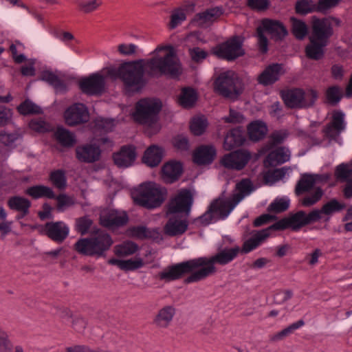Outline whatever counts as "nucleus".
I'll return each mask as SVG.
<instances>
[{
	"label": "nucleus",
	"instance_id": "nucleus-7",
	"mask_svg": "<svg viewBox=\"0 0 352 352\" xmlns=\"http://www.w3.org/2000/svg\"><path fill=\"white\" fill-rule=\"evenodd\" d=\"M199 270H200V268L196 258L164 269L159 273V278L169 282L180 278L183 275L188 274L189 276L185 279V283L188 284L197 283L201 280H195L192 278Z\"/></svg>",
	"mask_w": 352,
	"mask_h": 352
},
{
	"label": "nucleus",
	"instance_id": "nucleus-28",
	"mask_svg": "<svg viewBox=\"0 0 352 352\" xmlns=\"http://www.w3.org/2000/svg\"><path fill=\"white\" fill-rule=\"evenodd\" d=\"M216 155L217 151L213 146H201L195 151L193 158L197 164L205 165L212 163Z\"/></svg>",
	"mask_w": 352,
	"mask_h": 352
},
{
	"label": "nucleus",
	"instance_id": "nucleus-24",
	"mask_svg": "<svg viewBox=\"0 0 352 352\" xmlns=\"http://www.w3.org/2000/svg\"><path fill=\"white\" fill-rule=\"evenodd\" d=\"M183 172L182 164L176 161H170L163 165L162 168V179L168 184L177 181Z\"/></svg>",
	"mask_w": 352,
	"mask_h": 352
},
{
	"label": "nucleus",
	"instance_id": "nucleus-58",
	"mask_svg": "<svg viewBox=\"0 0 352 352\" xmlns=\"http://www.w3.org/2000/svg\"><path fill=\"white\" fill-rule=\"evenodd\" d=\"M341 0H318L317 12L326 13L330 9L337 6Z\"/></svg>",
	"mask_w": 352,
	"mask_h": 352
},
{
	"label": "nucleus",
	"instance_id": "nucleus-2",
	"mask_svg": "<svg viewBox=\"0 0 352 352\" xmlns=\"http://www.w3.org/2000/svg\"><path fill=\"white\" fill-rule=\"evenodd\" d=\"M253 190L254 187L251 181L248 179H242L236 184L230 198L221 196L214 200L208 210L199 217V222L203 225H208L219 219H226L239 203Z\"/></svg>",
	"mask_w": 352,
	"mask_h": 352
},
{
	"label": "nucleus",
	"instance_id": "nucleus-42",
	"mask_svg": "<svg viewBox=\"0 0 352 352\" xmlns=\"http://www.w3.org/2000/svg\"><path fill=\"white\" fill-rule=\"evenodd\" d=\"M197 94L192 89L184 88L179 98V102L184 108H190L194 105L197 100Z\"/></svg>",
	"mask_w": 352,
	"mask_h": 352
},
{
	"label": "nucleus",
	"instance_id": "nucleus-38",
	"mask_svg": "<svg viewBox=\"0 0 352 352\" xmlns=\"http://www.w3.org/2000/svg\"><path fill=\"white\" fill-rule=\"evenodd\" d=\"M55 137L57 141L65 147H72L76 142L74 134L63 127L57 129Z\"/></svg>",
	"mask_w": 352,
	"mask_h": 352
},
{
	"label": "nucleus",
	"instance_id": "nucleus-33",
	"mask_svg": "<svg viewBox=\"0 0 352 352\" xmlns=\"http://www.w3.org/2000/svg\"><path fill=\"white\" fill-rule=\"evenodd\" d=\"M222 14L221 9L217 7L198 13L194 18V21L199 26L206 25L214 21Z\"/></svg>",
	"mask_w": 352,
	"mask_h": 352
},
{
	"label": "nucleus",
	"instance_id": "nucleus-34",
	"mask_svg": "<svg viewBox=\"0 0 352 352\" xmlns=\"http://www.w3.org/2000/svg\"><path fill=\"white\" fill-rule=\"evenodd\" d=\"M25 194L34 199L55 198V193L53 190L50 187L44 185H36L29 187L25 190Z\"/></svg>",
	"mask_w": 352,
	"mask_h": 352
},
{
	"label": "nucleus",
	"instance_id": "nucleus-4",
	"mask_svg": "<svg viewBox=\"0 0 352 352\" xmlns=\"http://www.w3.org/2000/svg\"><path fill=\"white\" fill-rule=\"evenodd\" d=\"M166 190L159 184L148 182L140 184L131 191L133 201L147 209L160 207L166 197Z\"/></svg>",
	"mask_w": 352,
	"mask_h": 352
},
{
	"label": "nucleus",
	"instance_id": "nucleus-10",
	"mask_svg": "<svg viewBox=\"0 0 352 352\" xmlns=\"http://www.w3.org/2000/svg\"><path fill=\"white\" fill-rule=\"evenodd\" d=\"M243 40L241 36H233L214 47L212 52L219 58L234 60L245 54L243 49Z\"/></svg>",
	"mask_w": 352,
	"mask_h": 352
},
{
	"label": "nucleus",
	"instance_id": "nucleus-52",
	"mask_svg": "<svg viewBox=\"0 0 352 352\" xmlns=\"http://www.w3.org/2000/svg\"><path fill=\"white\" fill-rule=\"evenodd\" d=\"M296 10L299 14H306L317 11V4L312 0H300L296 3Z\"/></svg>",
	"mask_w": 352,
	"mask_h": 352
},
{
	"label": "nucleus",
	"instance_id": "nucleus-46",
	"mask_svg": "<svg viewBox=\"0 0 352 352\" xmlns=\"http://www.w3.org/2000/svg\"><path fill=\"white\" fill-rule=\"evenodd\" d=\"M208 126V122L204 117L194 118L190 125L191 132L195 135H201Z\"/></svg>",
	"mask_w": 352,
	"mask_h": 352
},
{
	"label": "nucleus",
	"instance_id": "nucleus-40",
	"mask_svg": "<svg viewBox=\"0 0 352 352\" xmlns=\"http://www.w3.org/2000/svg\"><path fill=\"white\" fill-rule=\"evenodd\" d=\"M306 192L307 195L300 200V204L304 207H311L315 205L324 195V191L320 187L315 188L314 190Z\"/></svg>",
	"mask_w": 352,
	"mask_h": 352
},
{
	"label": "nucleus",
	"instance_id": "nucleus-35",
	"mask_svg": "<svg viewBox=\"0 0 352 352\" xmlns=\"http://www.w3.org/2000/svg\"><path fill=\"white\" fill-rule=\"evenodd\" d=\"M8 206L11 210L19 212L23 216H25L29 212L31 203L25 197L14 196L8 200Z\"/></svg>",
	"mask_w": 352,
	"mask_h": 352
},
{
	"label": "nucleus",
	"instance_id": "nucleus-9",
	"mask_svg": "<svg viewBox=\"0 0 352 352\" xmlns=\"http://www.w3.org/2000/svg\"><path fill=\"white\" fill-rule=\"evenodd\" d=\"M318 98L316 91L294 89L282 94L285 104L290 108H307L312 106Z\"/></svg>",
	"mask_w": 352,
	"mask_h": 352
},
{
	"label": "nucleus",
	"instance_id": "nucleus-44",
	"mask_svg": "<svg viewBox=\"0 0 352 352\" xmlns=\"http://www.w3.org/2000/svg\"><path fill=\"white\" fill-rule=\"evenodd\" d=\"M56 200V209L58 212H64L68 208L74 206L76 204V199L74 197L69 196L66 194H60L55 195Z\"/></svg>",
	"mask_w": 352,
	"mask_h": 352
},
{
	"label": "nucleus",
	"instance_id": "nucleus-16",
	"mask_svg": "<svg viewBox=\"0 0 352 352\" xmlns=\"http://www.w3.org/2000/svg\"><path fill=\"white\" fill-rule=\"evenodd\" d=\"M128 216L124 211L104 209L100 212V222L104 227L113 228L126 224Z\"/></svg>",
	"mask_w": 352,
	"mask_h": 352
},
{
	"label": "nucleus",
	"instance_id": "nucleus-61",
	"mask_svg": "<svg viewBox=\"0 0 352 352\" xmlns=\"http://www.w3.org/2000/svg\"><path fill=\"white\" fill-rule=\"evenodd\" d=\"M19 137L18 133H8L6 131H2L0 133V142L4 145L12 146Z\"/></svg>",
	"mask_w": 352,
	"mask_h": 352
},
{
	"label": "nucleus",
	"instance_id": "nucleus-1",
	"mask_svg": "<svg viewBox=\"0 0 352 352\" xmlns=\"http://www.w3.org/2000/svg\"><path fill=\"white\" fill-rule=\"evenodd\" d=\"M153 57L147 60L126 62L118 67L110 66L102 72L112 80L120 79L128 92L139 91L145 85L144 69L152 76L169 75L177 77L182 68L173 47L160 45L153 52Z\"/></svg>",
	"mask_w": 352,
	"mask_h": 352
},
{
	"label": "nucleus",
	"instance_id": "nucleus-48",
	"mask_svg": "<svg viewBox=\"0 0 352 352\" xmlns=\"http://www.w3.org/2000/svg\"><path fill=\"white\" fill-rule=\"evenodd\" d=\"M290 228L294 230H298L301 227L307 225L306 213L299 211L288 218Z\"/></svg>",
	"mask_w": 352,
	"mask_h": 352
},
{
	"label": "nucleus",
	"instance_id": "nucleus-43",
	"mask_svg": "<svg viewBox=\"0 0 352 352\" xmlns=\"http://www.w3.org/2000/svg\"><path fill=\"white\" fill-rule=\"evenodd\" d=\"M76 3L80 11L89 14L98 10L103 2L102 0H80Z\"/></svg>",
	"mask_w": 352,
	"mask_h": 352
},
{
	"label": "nucleus",
	"instance_id": "nucleus-49",
	"mask_svg": "<svg viewBox=\"0 0 352 352\" xmlns=\"http://www.w3.org/2000/svg\"><path fill=\"white\" fill-rule=\"evenodd\" d=\"M343 96V90L338 86H333L327 89L326 98L328 102L332 105L337 104Z\"/></svg>",
	"mask_w": 352,
	"mask_h": 352
},
{
	"label": "nucleus",
	"instance_id": "nucleus-54",
	"mask_svg": "<svg viewBox=\"0 0 352 352\" xmlns=\"http://www.w3.org/2000/svg\"><path fill=\"white\" fill-rule=\"evenodd\" d=\"M292 32L294 36L298 39H302L307 34V26L302 21L292 19Z\"/></svg>",
	"mask_w": 352,
	"mask_h": 352
},
{
	"label": "nucleus",
	"instance_id": "nucleus-39",
	"mask_svg": "<svg viewBox=\"0 0 352 352\" xmlns=\"http://www.w3.org/2000/svg\"><path fill=\"white\" fill-rule=\"evenodd\" d=\"M327 45V43L318 41H310L305 48L307 56L314 60L320 59L324 55V48Z\"/></svg>",
	"mask_w": 352,
	"mask_h": 352
},
{
	"label": "nucleus",
	"instance_id": "nucleus-32",
	"mask_svg": "<svg viewBox=\"0 0 352 352\" xmlns=\"http://www.w3.org/2000/svg\"><path fill=\"white\" fill-rule=\"evenodd\" d=\"M244 141L245 138L243 131L240 129H234L226 135L223 148L227 151H230L242 145Z\"/></svg>",
	"mask_w": 352,
	"mask_h": 352
},
{
	"label": "nucleus",
	"instance_id": "nucleus-15",
	"mask_svg": "<svg viewBox=\"0 0 352 352\" xmlns=\"http://www.w3.org/2000/svg\"><path fill=\"white\" fill-rule=\"evenodd\" d=\"M251 157L248 151L241 149L225 155L221 160V164L227 168L239 170L246 166Z\"/></svg>",
	"mask_w": 352,
	"mask_h": 352
},
{
	"label": "nucleus",
	"instance_id": "nucleus-45",
	"mask_svg": "<svg viewBox=\"0 0 352 352\" xmlns=\"http://www.w3.org/2000/svg\"><path fill=\"white\" fill-rule=\"evenodd\" d=\"M335 176L342 182H347L352 177V163L341 164L335 170Z\"/></svg>",
	"mask_w": 352,
	"mask_h": 352
},
{
	"label": "nucleus",
	"instance_id": "nucleus-50",
	"mask_svg": "<svg viewBox=\"0 0 352 352\" xmlns=\"http://www.w3.org/2000/svg\"><path fill=\"white\" fill-rule=\"evenodd\" d=\"M50 179L52 184L59 189H63L67 186L65 174L62 170H57L52 172Z\"/></svg>",
	"mask_w": 352,
	"mask_h": 352
},
{
	"label": "nucleus",
	"instance_id": "nucleus-3",
	"mask_svg": "<svg viewBox=\"0 0 352 352\" xmlns=\"http://www.w3.org/2000/svg\"><path fill=\"white\" fill-rule=\"evenodd\" d=\"M241 248L234 245L230 248L220 249L215 254L211 256H201L197 258L200 270L192 278L196 280H204L207 277L217 272L216 265L224 266L231 263L239 254Z\"/></svg>",
	"mask_w": 352,
	"mask_h": 352
},
{
	"label": "nucleus",
	"instance_id": "nucleus-59",
	"mask_svg": "<svg viewBox=\"0 0 352 352\" xmlns=\"http://www.w3.org/2000/svg\"><path fill=\"white\" fill-rule=\"evenodd\" d=\"M71 326L76 332L82 333L87 326V322L82 317L80 316H75L71 321Z\"/></svg>",
	"mask_w": 352,
	"mask_h": 352
},
{
	"label": "nucleus",
	"instance_id": "nucleus-18",
	"mask_svg": "<svg viewBox=\"0 0 352 352\" xmlns=\"http://www.w3.org/2000/svg\"><path fill=\"white\" fill-rule=\"evenodd\" d=\"M329 179L328 175H318V174H303L298 182L295 192L297 195H302L306 192L314 190L316 184L323 182L327 181Z\"/></svg>",
	"mask_w": 352,
	"mask_h": 352
},
{
	"label": "nucleus",
	"instance_id": "nucleus-53",
	"mask_svg": "<svg viewBox=\"0 0 352 352\" xmlns=\"http://www.w3.org/2000/svg\"><path fill=\"white\" fill-rule=\"evenodd\" d=\"M42 80L53 85L56 92H63L66 90L65 85L52 73H44L42 76Z\"/></svg>",
	"mask_w": 352,
	"mask_h": 352
},
{
	"label": "nucleus",
	"instance_id": "nucleus-12",
	"mask_svg": "<svg viewBox=\"0 0 352 352\" xmlns=\"http://www.w3.org/2000/svg\"><path fill=\"white\" fill-rule=\"evenodd\" d=\"M193 202L192 195L187 189H181L170 199L168 204V214H175L184 212L189 214Z\"/></svg>",
	"mask_w": 352,
	"mask_h": 352
},
{
	"label": "nucleus",
	"instance_id": "nucleus-23",
	"mask_svg": "<svg viewBox=\"0 0 352 352\" xmlns=\"http://www.w3.org/2000/svg\"><path fill=\"white\" fill-rule=\"evenodd\" d=\"M284 74L282 65L272 64L267 67L265 70L258 76V82L264 86L274 84L280 76Z\"/></svg>",
	"mask_w": 352,
	"mask_h": 352
},
{
	"label": "nucleus",
	"instance_id": "nucleus-5",
	"mask_svg": "<svg viewBox=\"0 0 352 352\" xmlns=\"http://www.w3.org/2000/svg\"><path fill=\"white\" fill-rule=\"evenodd\" d=\"M162 106V102L156 98L142 99L136 104L133 118L135 122L146 125L147 133L151 135L160 129L157 119Z\"/></svg>",
	"mask_w": 352,
	"mask_h": 352
},
{
	"label": "nucleus",
	"instance_id": "nucleus-51",
	"mask_svg": "<svg viewBox=\"0 0 352 352\" xmlns=\"http://www.w3.org/2000/svg\"><path fill=\"white\" fill-rule=\"evenodd\" d=\"M17 109L22 115L38 114L42 112L41 109L38 106L29 100H26L21 103Z\"/></svg>",
	"mask_w": 352,
	"mask_h": 352
},
{
	"label": "nucleus",
	"instance_id": "nucleus-30",
	"mask_svg": "<svg viewBox=\"0 0 352 352\" xmlns=\"http://www.w3.org/2000/svg\"><path fill=\"white\" fill-rule=\"evenodd\" d=\"M164 151L162 148L152 145L144 152L142 161L150 167L157 166L162 161Z\"/></svg>",
	"mask_w": 352,
	"mask_h": 352
},
{
	"label": "nucleus",
	"instance_id": "nucleus-13",
	"mask_svg": "<svg viewBox=\"0 0 352 352\" xmlns=\"http://www.w3.org/2000/svg\"><path fill=\"white\" fill-rule=\"evenodd\" d=\"M105 77L109 78L102 70L91 74L80 80V88L83 93L88 95L101 94L105 89Z\"/></svg>",
	"mask_w": 352,
	"mask_h": 352
},
{
	"label": "nucleus",
	"instance_id": "nucleus-60",
	"mask_svg": "<svg viewBox=\"0 0 352 352\" xmlns=\"http://www.w3.org/2000/svg\"><path fill=\"white\" fill-rule=\"evenodd\" d=\"M303 325H304V321L302 320H300L294 323H292L289 326L286 327L285 329L279 331L275 336V338L277 340L282 339L283 337L288 336L289 334L292 333L294 331H295L296 329H298V328L301 327Z\"/></svg>",
	"mask_w": 352,
	"mask_h": 352
},
{
	"label": "nucleus",
	"instance_id": "nucleus-31",
	"mask_svg": "<svg viewBox=\"0 0 352 352\" xmlns=\"http://www.w3.org/2000/svg\"><path fill=\"white\" fill-rule=\"evenodd\" d=\"M267 237H269V230L257 232L251 239L244 242L240 252L244 254L251 252L264 242Z\"/></svg>",
	"mask_w": 352,
	"mask_h": 352
},
{
	"label": "nucleus",
	"instance_id": "nucleus-20",
	"mask_svg": "<svg viewBox=\"0 0 352 352\" xmlns=\"http://www.w3.org/2000/svg\"><path fill=\"white\" fill-rule=\"evenodd\" d=\"M175 314L174 306L166 305L157 311L153 319V324L158 329H166L171 325Z\"/></svg>",
	"mask_w": 352,
	"mask_h": 352
},
{
	"label": "nucleus",
	"instance_id": "nucleus-64",
	"mask_svg": "<svg viewBox=\"0 0 352 352\" xmlns=\"http://www.w3.org/2000/svg\"><path fill=\"white\" fill-rule=\"evenodd\" d=\"M137 46L133 43H122L118 45V50L124 56L133 55L136 52Z\"/></svg>",
	"mask_w": 352,
	"mask_h": 352
},
{
	"label": "nucleus",
	"instance_id": "nucleus-25",
	"mask_svg": "<svg viewBox=\"0 0 352 352\" xmlns=\"http://www.w3.org/2000/svg\"><path fill=\"white\" fill-rule=\"evenodd\" d=\"M188 226V222L186 219L173 216L164 226V233L170 236L181 235L186 231Z\"/></svg>",
	"mask_w": 352,
	"mask_h": 352
},
{
	"label": "nucleus",
	"instance_id": "nucleus-27",
	"mask_svg": "<svg viewBox=\"0 0 352 352\" xmlns=\"http://www.w3.org/2000/svg\"><path fill=\"white\" fill-rule=\"evenodd\" d=\"M151 261H145L141 257H135L127 260H120L111 258L108 261V263L118 266L120 270L124 271H134L143 267L146 263Z\"/></svg>",
	"mask_w": 352,
	"mask_h": 352
},
{
	"label": "nucleus",
	"instance_id": "nucleus-29",
	"mask_svg": "<svg viewBox=\"0 0 352 352\" xmlns=\"http://www.w3.org/2000/svg\"><path fill=\"white\" fill-rule=\"evenodd\" d=\"M290 151L286 147H279L271 151L265 161L266 166H275L289 160Z\"/></svg>",
	"mask_w": 352,
	"mask_h": 352
},
{
	"label": "nucleus",
	"instance_id": "nucleus-19",
	"mask_svg": "<svg viewBox=\"0 0 352 352\" xmlns=\"http://www.w3.org/2000/svg\"><path fill=\"white\" fill-rule=\"evenodd\" d=\"M344 129V113L341 111H335L333 113L331 122L327 125L323 132L324 136L330 141H336Z\"/></svg>",
	"mask_w": 352,
	"mask_h": 352
},
{
	"label": "nucleus",
	"instance_id": "nucleus-36",
	"mask_svg": "<svg viewBox=\"0 0 352 352\" xmlns=\"http://www.w3.org/2000/svg\"><path fill=\"white\" fill-rule=\"evenodd\" d=\"M267 132L266 124L262 121H254L248 126L250 138L253 141H258L263 138Z\"/></svg>",
	"mask_w": 352,
	"mask_h": 352
},
{
	"label": "nucleus",
	"instance_id": "nucleus-41",
	"mask_svg": "<svg viewBox=\"0 0 352 352\" xmlns=\"http://www.w3.org/2000/svg\"><path fill=\"white\" fill-rule=\"evenodd\" d=\"M345 208L346 205L343 202H340L336 199H331L322 207L323 214L327 217L325 221H328L333 213L340 212Z\"/></svg>",
	"mask_w": 352,
	"mask_h": 352
},
{
	"label": "nucleus",
	"instance_id": "nucleus-14",
	"mask_svg": "<svg viewBox=\"0 0 352 352\" xmlns=\"http://www.w3.org/2000/svg\"><path fill=\"white\" fill-rule=\"evenodd\" d=\"M311 30V34L309 38V41H318L323 43H327L328 39L333 34L331 22L327 19H320L313 17Z\"/></svg>",
	"mask_w": 352,
	"mask_h": 352
},
{
	"label": "nucleus",
	"instance_id": "nucleus-47",
	"mask_svg": "<svg viewBox=\"0 0 352 352\" xmlns=\"http://www.w3.org/2000/svg\"><path fill=\"white\" fill-rule=\"evenodd\" d=\"M186 8H179L173 10L169 23L170 29H175L186 19Z\"/></svg>",
	"mask_w": 352,
	"mask_h": 352
},
{
	"label": "nucleus",
	"instance_id": "nucleus-11",
	"mask_svg": "<svg viewBox=\"0 0 352 352\" xmlns=\"http://www.w3.org/2000/svg\"><path fill=\"white\" fill-rule=\"evenodd\" d=\"M239 79L233 71L221 73L215 81L214 89L220 95L234 98L239 96L240 91L237 87Z\"/></svg>",
	"mask_w": 352,
	"mask_h": 352
},
{
	"label": "nucleus",
	"instance_id": "nucleus-55",
	"mask_svg": "<svg viewBox=\"0 0 352 352\" xmlns=\"http://www.w3.org/2000/svg\"><path fill=\"white\" fill-rule=\"evenodd\" d=\"M92 223V220L87 216L78 218L76 220V230L78 232L84 235L89 232Z\"/></svg>",
	"mask_w": 352,
	"mask_h": 352
},
{
	"label": "nucleus",
	"instance_id": "nucleus-21",
	"mask_svg": "<svg viewBox=\"0 0 352 352\" xmlns=\"http://www.w3.org/2000/svg\"><path fill=\"white\" fill-rule=\"evenodd\" d=\"M69 227L63 221L47 223L43 229V232L52 240L61 243L68 236Z\"/></svg>",
	"mask_w": 352,
	"mask_h": 352
},
{
	"label": "nucleus",
	"instance_id": "nucleus-26",
	"mask_svg": "<svg viewBox=\"0 0 352 352\" xmlns=\"http://www.w3.org/2000/svg\"><path fill=\"white\" fill-rule=\"evenodd\" d=\"M135 158V148L131 146L122 147L119 152L113 155L115 164L121 168H127L131 166Z\"/></svg>",
	"mask_w": 352,
	"mask_h": 352
},
{
	"label": "nucleus",
	"instance_id": "nucleus-63",
	"mask_svg": "<svg viewBox=\"0 0 352 352\" xmlns=\"http://www.w3.org/2000/svg\"><path fill=\"white\" fill-rule=\"evenodd\" d=\"M66 352H109L107 350L97 349L94 350L85 345H74L66 348Z\"/></svg>",
	"mask_w": 352,
	"mask_h": 352
},
{
	"label": "nucleus",
	"instance_id": "nucleus-6",
	"mask_svg": "<svg viewBox=\"0 0 352 352\" xmlns=\"http://www.w3.org/2000/svg\"><path fill=\"white\" fill-rule=\"evenodd\" d=\"M113 243L109 234L98 230L96 236L80 239L75 243L74 248L81 254L100 257L109 249Z\"/></svg>",
	"mask_w": 352,
	"mask_h": 352
},
{
	"label": "nucleus",
	"instance_id": "nucleus-62",
	"mask_svg": "<svg viewBox=\"0 0 352 352\" xmlns=\"http://www.w3.org/2000/svg\"><path fill=\"white\" fill-rule=\"evenodd\" d=\"M191 58L195 62H200L207 57V52L199 47H194L189 50Z\"/></svg>",
	"mask_w": 352,
	"mask_h": 352
},
{
	"label": "nucleus",
	"instance_id": "nucleus-37",
	"mask_svg": "<svg viewBox=\"0 0 352 352\" xmlns=\"http://www.w3.org/2000/svg\"><path fill=\"white\" fill-rule=\"evenodd\" d=\"M139 250V246L134 242L126 241L114 247V253L120 257H126L135 254Z\"/></svg>",
	"mask_w": 352,
	"mask_h": 352
},
{
	"label": "nucleus",
	"instance_id": "nucleus-17",
	"mask_svg": "<svg viewBox=\"0 0 352 352\" xmlns=\"http://www.w3.org/2000/svg\"><path fill=\"white\" fill-rule=\"evenodd\" d=\"M64 117L68 125L74 126L87 122L89 113L85 105L82 103H76L65 111Z\"/></svg>",
	"mask_w": 352,
	"mask_h": 352
},
{
	"label": "nucleus",
	"instance_id": "nucleus-56",
	"mask_svg": "<svg viewBox=\"0 0 352 352\" xmlns=\"http://www.w3.org/2000/svg\"><path fill=\"white\" fill-rule=\"evenodd\" d=\"M12 344L8 333L0 327V352H12Z\"/></svg>",
	"mask_w": 352,
	"mask_h": 352
},
{
	"label": "nucleus",
	"instance_id": "nucleus-8",
	"mask_svg": "<svg viewBox=\"0 0 352 352\" xmlns=\"http://www.w3.org/2000/svg\"><path fill=\"white\" fill-rule=\"evenodd\" d=\"M265 34H270L272 38L280 39L287 34V31L279 21L263 20L257 28L258 46L263 53H266L268 50V41Z\"/></svg>",
	"mask_w": 352,
	"mask_h": 352
},
{
	"label": "nucleus",
	"instance_id": "nucleus-22",
	"mask_svg": "<svg viewBox=\"0 0 352 352\" xmlns=\"http://www.w3.org/2000/svg\"><path fill=\"white\" fill-rule=\"evenodd\" d=\"M100 148L96 144H87L76 148V158L81 162H95L100 160Z\"/></svg>",
	"mask_w": 352,
	"mask_h": 352
},
{
	"label": "nucleus",
	"instance_id": "nucleus-57",
	"mask_svg": "<svg viewBox=\"0 0 352 352\" xmlns=\"http://www.w3.org/2000/svg\"><path fill=\"white\" fill-rule=\"evenodd\" d=\"M289 201L286 199H277L274 200L269 206L268 211L278 213L285 211L289 207Z\"/></svg>",
	"mask_w": 352,
	"mask_h": 352
}]
</instances>
